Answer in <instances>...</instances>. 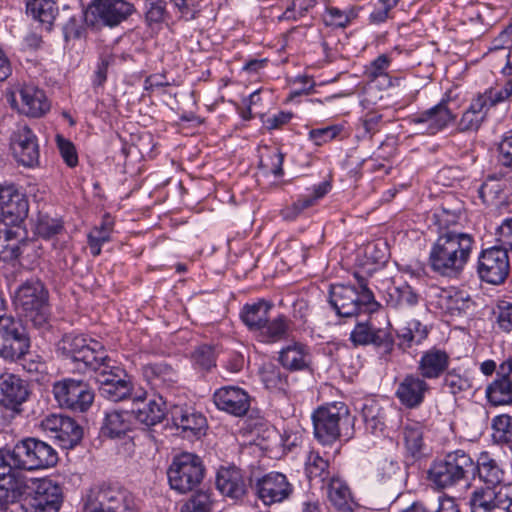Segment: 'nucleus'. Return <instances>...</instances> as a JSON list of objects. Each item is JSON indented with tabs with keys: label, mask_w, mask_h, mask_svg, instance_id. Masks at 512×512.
<instances>
[{
	"label": "nucleus",
	"mask_w": 512,
	"mask_h": 512,
	"mask_svg": "<svg viewBox=\"0 0 512 512\" xmlns=\"http://www.w3.org/2000/svg\"><path fill=\"white\" fill-rule=\"evenodd\" d=\"M14 304L34 326L42 328L48 323V292L40 281L23 283L15 293Z\"/></svg>",
	"instance_id": "6"
},
{
	"label": "nucleus",
	"mask_w": 512,
	"mask_h": 512,
	"mask_svg": "<svg viewBox=\"0 0 512 512\" xmlns=\"http://www.w3.org/2000/svg\"><path fill=\"white\" fill-rule=\"evenodd\" d=\"M429 390L430 386L426 380L421 376L409 374L398 384L395 395L403 406L414 409L423 403Z\"/></svg>",
	"instance_id": "24"
},
{
	"label": "nucleus",
	"mask_w": 512,
	"mask_h": 512,
	"mask_svg": "<svg viewBox=\"0 0 512 512\" xmlns=\"http://www.w3.org/2000/svg\"><path fill=\"white\" fill-rule=\"evenodd\" d=\"M27 13L49 28L57 13V7L52 0H31L27 3Z\"/></svg>",
	"instance_id": "47"
},
{
	"label": "nucleus",
	"mask_w": 512,
	"mask_h": 512,
	"mask_svg": "<svg viewBox=\"0 0 512 512\" xmlns=\"http://www.w3.org/2000/svg\"><path fill=\"white\" fill-rule=\"evenodd\" d=\"M305 473L310 481L319 480L324 483L329 479V462L319 452L310 451L305 462Z\"/></svg>",
	"instance_id": "46"
},
{
	"label": "nucleus",
	"mask_w": 512,
	"mask_h": 512,
	"mask_svg": "<svg viewBox=\"0 0 512 512\" xmlns=\"http://www.w3.org/2000/svg\"><path fill=\"white\" fill-rule=\"evenodd\" d=\"M450 357L445 350L439 348H431L420 357L417 370L419 376L424 380L438 379L448 369Z\"/></svg>",
	"instance_id": "27"
},
{
	"label": "nucleus",
	"mask_w": 512,
	"mask_h": 512,
	"mask_svg": "<svg viewBox=\"0 0 512 512\" xmlns=\"http://www.w3.org/2000/svg\"><path fill=\"white\" fill-rule=\"evenodd\" d=\"M471 512H512V483L491 487H476L470 494Z\"/></svg>",
	"instance_id": "11"
},
{
	"label": "nucleus",
	"mask_w": 512,
	"mask_h": 512,
	"mask_svg": "<svg viewBox=\"0 0 512 512\" xmlns=\"http://www.w3.org/2000/svg\"><path fill=\"white\" fill-rule=\"evenodd\" d=\"M283 160L284 154L279 149L270 148L268 146L263 147V151L260 156V165L268 172H271L275 176L282 175Z\"/></svg>",
	"instance_id": "52"
},
{
	"label": "nucleus",
	"mask_w": 512,
	"mask_h": 512,
	"mask_svg": "<svg viewBox=\"0 0 512 512\" xmlns=\"http://www.w3.org/2000/svg\"><path fill=\"white\" fill-rule=\"evenodd\" d=\"M360 290L355 286L337 284L330 290V303L339 316L353 317L359 313L372 311L376 304L373 292L363 278H358Z\"/></svg>",
	"instance_id": "5"
},
{
	"label": "nucleus",
	"mask_w": 512,
	"mask_h": 512,
	"mask_svg": "<svg viewBox=\"0 0 512 512\" xmlns=\"http://www.w3.org/2000/svg\"><path fill=\"white\" fill-rule=\"evenodd\" d=\"M342 128L339 126H328L325 128L312 129L309 132V139L312 140L316 145L320 146L323 143L333 140Z\"/></svg>",
	"instance_id": "61"
},
{
	"label": "nucleus",
	"mask_w": 512,
	"mask_h": 512,
	"mask_svg": "<svg viewBox=\"0 0 512 512\" xmlns=\"http://www.w3.org/2000/svg\"><path fill=\"white\" fill-rule=\"evenodd\" d=\"M290 320L285 315H278L273 320H267L259 330V336L266 343H275L288 338Z\"/></svg>",
	"instance_id": "40"
},
{
	"label": "nucleus",
	"mask_w": 512,
	"mask_h": 512,
	"mask_svg": "<svg viewBox=\"0 0 512 512\" xmlns=\"http://www.w3.org/2000/svg\"><path fill=\"white\" fill-rule=\"evenodd\" d=\"M138 421L146 426H154L160 423L165 416L164 402L161 397L157 399L142 400L137 408L131 410Z\"/></svg>",
	"instance_id": "37"
},
{
	"label": "nucleus",
	"mask_w": 512,
	"mask_h": 512,
	"mask_svg": "<svg viewBox=\"0 0 512 512\" xmlns=\"http://www.w3.org/2000/svg\"><path fill=\"white\" fill-rule=\"evenodd\" d=\"M29 211L25 194H0V220L3 224L17 226Z\"/></svg>",
	"instance_id": "26"
},
{
	"label": "nucleus",
	"mask_w": 512,
	"mask_h": 512,
	"mask_svg": "<svg viewBox=\"0 0 512 512\" xmlns=\"http://www.w3.org/2000/svg\"><path fill=\"white\" fill-rule=\"evenodd\" d=\"M492 430V436L496 442H512V417L507 414L494 417L492 420Z\"/></svg>",
	"instance_id": "54"
},
{
	"label": "nucleus",
	"mask_w": 512,
	"mask_h": 512,
	"mask_svg": "<svg viewBox=\"0 0 512 512\" xmlns=\"http://www.w3.org/2000/svg\"><path fill=\"white\" fill-rule=\"evenodd\" d=\"M292 492L293 486L287 477L279 472L268 473L256 483V493L265 505L283 502Z\"/></svg>",
	"instance_id": "21"
},
{
	"label": "nucleus",
	"mask_w": 512,
	"mask_h": 512,
	"mask_svg": "<svg viewBox=\"0 0 512 512\" xmlns=\"http://www.w3.org/2000/svg\"><path fill=\"white\" fill-rule=\"evenodd\" d=\"M213 399L218 409L237 417L245 415L250 408L248 393L236 386L219 388L215 391Z\"/></svg>",
	"instance_id": "23"
},
{
	"label": "nucleus",
	"mask_w": 512,
	"mask_h": 512,
	"mask_svg": "<svg viewBox=\"0 0 512 512\" xmlns=\"http://www.w3.org/2000/svg\"><path fill=\"white\" fill-rule=\"evenodd\" d=\"M486 398L493 406H501L512 403V383L503 377L497 378L486 388Z\"/></svg>",
	"instance_id": "42"
},
{
	"label": "nucleus",
	"mask_w": 512,
	"mask_h": 512,
	"mask_svg": "<svg viewBox=\"0 0 512 512\" xmlns=\"http://www.w3.org/2000/svg\"><path fill=\"white\" fill-rule=\"evenodd\" d=\"M135 416L128 410H109L105 412L100 432L103 436L114 439L122 438L132 431Z\"/></svg>",
	"instance_id": "25"
},
{
	"label": "nucleus",
	"mask_w": 512,
	"mask_h": 512,
	"mask_svg": "<svg viewBox=\"0 0 512 512\" xmlns=\"http://www.w3.org/2000/svg\"><path fill=\"white\" fill-rule=\"evenodd\" d=\"M216 487L222 495L232 499H240L247 490L243 474L235 466L221 467L218 470Z\"/></svg>",
	"instance_id": "28"
},
{
	"label": "nucleus",
	"mask_w": 512,
	"mask_h": 512,
	"mask_svg": "<svg viewBox=\"0 0 512 512\" xmlns=\"http://www.w3.org/2000/svg\"><path fill=\"white\" fill-rule=\"evenodd\" d=\"M498 160L503 166L512 168V132L505 135L499 143Z\"/></svg>",
	"instance_id": "64"
},
{
	"label": "nucleus",
	"mask_w": 512,
	"mask_h": 512,
	"mask_svg": "<svg viewBox=\"0 0 512 512\" xmlns=\"http://www.w3.org/2000/svg\"><path fill=\"white\" fill-rule=\"evenodd\" d=\"M496 322L502 331H512V304L503 302L498 305Z\"/></svg>",
	"instance_id": "63"
},
{
	"label": "nucleus",
	"mask_w": 512,
	"mask_h": 512,
	"mask_svg": "<svg viewBox=\"0 0 512 512\" xmlns=\"http://www.w3.org/2000/svg\"><path fill=\"white\" fill-rule=\"evenodd\" d=\"M30 347L29 337L20 320L7 316L0 319V357L15 361Z\"/></svg>",
	"instance_id": "10"
},
{
	"label": "nucleus",
	"mask_w": 512,
	"mask_h": 512,
	"mask_svg": "<svg viewBox=\"0 0 512 512\" xmlns=\"http://www.w3.org/2000/svg\"><path fill=\"white\" fill-rule=\"evenodd\" d=\"M114 232V219L109 213L104 214L101 224L94 227L88 234V244L93 256L101 253V247L104 243L111 240Z\"/></svg>",
	"instance_id": "39"
},
{
	"label": "nucleus",
	"mask_w": 512,
	"mask_h": 512,
	"mask_svg": "<svg viewBox=\"0 0 512 512\" xmlns=\"http://www.w3.org/2000/svg\"><path fill=\"white\" fill-rule=\"evenodd\" d=\"M327 497L339 512H352L356 505L348 485L338 477H331L327 484Z\"/></svg>",
	"instance_id": "32"
},
{
	"label": "nucleus",
	"mask_w": 512,
	"mask_h": 512,
	"mask_svg": "<svg viewBox=\"0 0 512 512\" xmlns=\"http://www.w3.org/2000/svg\"><path fill=\"white\" fill-rule=\"evenodd\" d=\"M315 438L322 444H332L337 439L353 435L354 417L343 402H333L316 409L312 414Z\"/></svg>",
	"instance_id": "2"
},
{
	"label": "nucleus",
	"mask_w": 512,
	"mask_h": 512,
	"mask_svg": "<svg viewBox=\"0 0 512 512\" xmlns=\"http://www.w3.org/2000/svg\"><path fill=\"white\" fill-rule=\"evenodd\" d=\"M272 307L270 302L260 299L255 303L244 305L240 318L250 331L258 332L267 322Z\"/></svg>",
	"instance_id": "34"
},
{
	"label": "nucleus",
	"mask_w": 512,
	"mask_h": 512,
	"mask_svg": "<svg viewBox=\"0 0 512 512\" xmlns=\"http://www.w3.org/2000/svg\"><path fill=\"white\" fill-rule=\"evenodd\" d=\"M443 384L453 395L468 391L472 387L470 379L457 373L455 370L446 373Z\"/></svg>",
	"instance_id": "57"
},
{
	"label": "nucleus",
	"mask_w": 512,
	"mask_h": 512,
	"mask_svg": "<svg viewBox=\"0 0 512 512\" xmlns=\"http://www.w3.org/2000/svg\"><path fill=\"white\" fill-rule=\"evenodd\" d=\"M211 505L210 495L206 492H198L181 507L180 512H210Z\"/></svg>",
	"instance_id": "58"
},
{
	"label": "nucleus",
	"mask_w": 512,
	"mask_h": 512,
	"mask_svg": "<svg viewBox=\"0 0 512 512\" xmlns=\"http://www.w3.org/2000/svg\"><path fill=\"white\" fill-rule=\"evenodd\" d=\"M449 100L442 99L432 108L410 118L414 131L418 134L435 135L455 120L449 107Z\"/></svg>",
	"instance_id": "16"
},
{
	"label": "nucleus",
	"mask_w": 512,
	"mask_h": 512,
	"mask_svg": "<svg viewBox=\"0 0 512 512\" xmlns=\"http://www.w3.org/2000/svg\"><path fill=\"white\" fill-rule=\"evenodd\" d=\"M324 194H308L300 197L292 205L282 210V216L287 220L296 218L304 209L315 205Z\"/></svg>",
	"instance_id": "56"
},
{
	"label": "nucleus",
	"mask_w": 512,
	"mask_h": 512,
	"mask_svg": "<svg viewBox=\"0 0 512 512\" xmlns=\"http://www.w3.org/2000/svg\"><path fill=\"white\" fill-rule=\"evenodd\" d=\"M143 373L154 386H170L177 381V374L173 368L163 362L150 363L144 366Z\"/></svg>",
	"instance_id": "43"
},
{
	"label": "nucleus",
	"mask_w": 512,
	"mask_h": 512,
	"mask_svg": "<svg viewBox=\"0 0 512 512\" xmlns=\"http://www.w3.org/2000/svg\"><path fill=\"white\" fill-rule=\"evenodd\" d=\"M205 468L199 456L182 453L175 456L167 470L171 489L185 494L197 488L204 478Z\"/></svg>",
	"instance_id": "7"
},
{
	"label": "nucleus",
	"mask_w": 512,
	"mask_h": 512,
	"mask_svg": "<svg viewBox=\"0 0 512 512\" xmlns=\"http://www.w3.org/2000/svg\"><path fill=\"white\" fill-rule=\"evenodd\" d=\"M473 243L468 233L446 231L440 234L430 250L431 269L441 276L458 277L470 258Z\"/></svg>",
	"instance_id": "1"
},
{
	"label": "nucleus",
	"mask_w": 512,
	"mask_h": 512,
	"mask_svg": "<svg viewBox=\"0 0 512 512\" xmlns=\"http://www.w3.org/2000/svg\"><path fill=\"white\" fill-rule=\"evenodd\" d=\"M475 475L474 460L463 450H456L434 460L427 479L436 489H449Z\"/></svg>",
	"instance_id": "3"
},
{
	"label": "nucleus",
	"mask_w": 512,
	"mask_h": 512,
	"mask_svg": "<svg viewBox=\"0 0 512 512\" xmlns=\"http://www.w3.org/2000/svg\"><path fill=\"white\" fill-rule=\"evenodd\" d=\"M261 381L271 391L285 392L288 387L287 375L275 364L264 363L259 369Z\"/></svg>",
	"instance_id": "41"
},
{
	"label": "nucleus",
	"mask_w": 512,
	"mask_h": 512,
	"mask_svg": "<svg viewBox=\"0 0 512 512\" xmlns=\"http://www.w3.org/2000/svg\"><path fill=\"white\" fill-rule=\"evenodd\" d=\"M279 361L290 371L304 370L309 367L310 354L306 345L294 342L279 352Z\"/></svg>",
	"instance_id": "33"
},
{
	"label": "nucleus",
	"mask_w": 512,
	"mask_h": 512,
	"mask_svg": "<svg viewBox=\"0 0 512 512\" xmlns=\"http://www.w3.org/2000/svg\"><path fill=\"white\" fill-rule=\"evenodd\" d=\"M128 509L126 492L112 486L91 489L85 504V512H126Z\"/></svg>",
	"instance_id": "17"
},
{
	"label": "nucleus",
	"mask_w": 512,
	"mask_h": 512,
	"mask_svg": "<svg viewBox=\"0 0 512 512\" xmlns=\"http://www.w3.org/2000/svg\"><path fill=\"white\" fill-rule=\"evenodd\" d=\"M509 271L510 261L505 248L491 247L479 255L477 273L482 281L492 285L502 284Z\"/></svg>",
	"instance_id": "12"
},
{
	"label": "nucleus",
	"mask_w": 512,
	"mask_h": 512,
	"mask_svg": "<svg viewBox=\"0 0 512 512\" xmlns=\"http://www.w3.org/2000/svg\"><path fill=\"white\" fill-rule=\"evenodd\" d=\"M362 414L366 427L372 432L384 429L385 411L377 401H367L362 408Z\"/></svg>",
	"instance_id": "48"
},
{
	"label": "nucleus",
	"mask_w": 512,
	"mask_h": 512,
	"mask_svg": "<svg viewBox=\"0 0 512 512\" xmlns=\"http://www.w3.org/2000/svg\"><path fill=\"white\" fill-rule=\"evenodd\" d=\"M358 12L359 9L353 6L344 10L336 7H327L323 20L327 26L346 27L358 17Z\"/></svg>",
	"instance_id": "49"
},
{
	"label": "nucleus",
	"mask_w": 512,
	"mask_h": 512,
	"mask_svg": "<svg viewBox=\"0 0 512 512\" xmlns=\"http://www.w3.org/2000/svg\"><path fill=\"white\" fill-rule=\"evenodd\" d=\"M375 481L387 488L399 487L403 481V471L398 461L393 459L380 460L374 472Z\"/></svg>",
	"instance_id": "36"
},
{
	"label": "nucleus",
	"mask_w": 512,
	"mask_h": 512,
	"mask_svg": "<svg viewBox=\"0 0 512 512\" xmlns=\"http://www.w3.org/2000/svg\"><path fill=\"white\" fill-rule=\"evenodd\" d=\"M390 58L382 54L378 56L366 69V74L371 80H375L381 76H387V70L390 66Z\"/></svg>",
	"instance_id": "62"
},
{
	"label": "nucleus",
	"mask_w": 512,
	"mask_h": 512,
	"mask_svg": "<svg viewBox=\"0 0 512 512\" xmlns=\"http://www.w3.org/2000/svg\"><path fill=\"white\" fill-rule=\"evenodd\" d=\"M397 335L401 340L400 345L410 348L413 344L418 345L422 343L428 335V330L420 321L412 319L407 322L406 326L398 329Z\"/></svg>",
	"instance_id": "45"
},
{
	"label": "nucleus",
	"mask_w": 512,
	"mask_h": 512,
	"mask_svg": "<svg viewBox=\"0 0 512 512\" xmlns=\"http://www.w3.org/2000/svg\"><path fill=\"white\" fill-rule=\"evenodd\" d=\"M31 394L27 380L21 376L4 371L0 374V404L15 413L22 411V405Z\"/></svg>",
	"instance_id": "18"
},
{
	"label": "nucleus",
	"mask_w": 512,
	"mask_h": 512,
	"mask_svg": "<svg viewBox=\"0 0 512 512\" xmlns=\"http://www.w3.org/2000/svg\"><path fill=\"white\" fill-rule=\"evenodd\" d=\"M419 296L409 285L390 286L387 289L386 303L392 308L411 307L418 303Z\"/></svg>",
	"instance_id": "44"
},
{
	"label": "nucleus",
	"mask_w": 512,
	"mask_h": 512,
	"mask_svg": "<svg viewBox=\"0 0 512 512\" xmlns=\"http://www.w3.org/2000/svg\"><path fill=\"white\" fill-rule=\"evenodd\" d=\"M39 427L41 430L58 441L64 449L75 447L83 436V430L76 421L61 414H49L45 416Z\"/></svg>",
	"instance_id": "13"
},
{
	"label": "nucleus",
	"mask_w": 512,
	"mask_h": 512,
	"mask_svg": "<svg viewBox=\"0 0 512 512\" xmlns=\"http://www.w3.org/2000/svg\"><path fill=\"white\" fill-rule=\"evenodd\" d=\"M56 144L64 162L69 167H75L78 163V155L74 144L62 135H56Z\"/></svg>",
	"instance_id": "60"
},
{
	"label": "nucleus",
	"mask_w": 512,
	"mask_h": 512,
	"mask_svg": "<svg viewBox=\"0 0 512 512\" xmlns=\"http://www.w3.org/2000/svg\"><path fill=\"white\" fill-rule=\"evenodd\" d=\"M488 110L481 98H474L469 107L462 114L457 130L459 132H476L485 121Z\"/></svg>",
	"instance_id": "35"
},
{
	"label": "nucleus",
	"mask_w": 512,
	"mask_h": 512,
	"mask_svg": "<svg viewBox=\"0 0 512 512\" xmlns=\"http://www.w3.org/2000/svg\"><path fill=\"white\" fill-rule=\"evenodd\" d=\"M428 304L440 312L459 316L470 307V296L455 287L430 286L426 292Z\"/></svg>",
	"instance_id": "14"
},
{
	"label": "nucleus",
	"mask_w": 512,
	"mask_h": 512,
	"mask_svg": "<svg viewBox=\"0 0 512 512\" xmlns=\"http://www.w3.org/2000/svg\"><path fill=\"white\" fill-rule=\"evenodd\" d=\"M170 413L172 422L177 428L183 432H190L194 436L202 434L207 426L204 415L190 407L174 405Z\"/></svg>",
	"instance_id": "29"
},
{
	"label": "nucleus",
	"mask_w": 512,
	"mask_h": 512,
	"mask_svg": "<svg viewBox=\"0 0 512 512\" xmlns=\"http://www.w3.org/2000/svg\"><path fill=\"white\" fill-rule=\"evenodd\" d=\"M10 146L15 158L22 165L33 167L39 162L37 136L27 125H17L10 137Z\"/></svg>",
	"instance_id": "20"
},
{
	"label": "nucleus",
	"mask_w": 512,
	"mask_h": 512,
	"mask_svg": "<svg viewBox=\"0 0 512 512\" xmlns=\"http://www.w3.org/2000/svg\"><path fill=\"white\" fill-rule=\"evenodd\" d=\"M8 226L0 224V256L17 257L19 255L18 231Z\"/></svg>",
	"instance_id": "51"
},
{
	"label": "nucleus",
	"mask_w": 512,
	"mask_h": 512,
	"mask_svg": "<svg viewBox=\"0 0 512 512\" xmlns=\"http://www.w3.org/2000/svg\"><path fill=\"white\" fill-rule=\"evenodd\" d=\"M350 341L354 346L374 345L390 351L393 346V337L387 329L378 328L374 325L372 318L356 323L350 333Z\"/></svg>",
	"instance_id": "22"
},
{
	"label": "nucleus",
	"mask_w": 512,
	"mask_h": 512,
	"mask_svg": "<svg viewBox=\"0 0 512 512\" xmlns=\"http://www.w3.org/2000/svg\"><path fill=\"white\" fill-rule=\"evenodd\" d=\"M100 343L81 335L67 334L58 344V350L70 359L76 370L87 372V364L94 361V353L100 348Z\"/></svg>",
	"instance_id": "15"
},
{
	"label": "nucleus",
	"mask_w": 512,
	"mask_h": 512,
	"mask_svg": "<svg viewBox=\"0 0 512 512\" xmlns=\"http://www.w3.org/2000/svg\"><path fill=\"white\" fill-rule=\"evenodd\" d=\"M30 506L34 512H58L62 501L61 487L50 479H32Z\"/></svg>",
	"instance_id": "19"
},
{
	"label": "nucleus",
	"mask_w": 512,
	"mask_h": 512,
	"mask_svg": "<svg viewBox=\"0 0 512 512\" xmlns=\"http://www.w3.org/2000/svg\"><path fill=\"white\" fill-rule=\"evenodd\" d=\"M64 229L60 219L48 215H39L35 223V232L44 239H51L60 234Z\"/></svg>",
	"instance_id": "53"
},
{
	"label": "nucleus",
	"mask_w": 512,
	"mask_h": 512,
	"mask_svg": "<svg viewBox=\"0 0 512 512\" xmlns=\"http://www.w3.org/2000/svg\"><path fill=\"white\" fill-rule=\"evenodd\" d=\"M383 125V116L377 111H368L360 119L357 125V137L371 139L378 133Z\"/></svg>",
	"instance_id": "50"
},
{
	"label": "nucleus",
	"mask_w": 512,
	"mask_h": 512,
	"mask_svg": "<svg viewBox=\"0 0 512 512\" xmlns=\"http://www.w3.org/2000/svg\"><path fill=\"white\" fill-rule=\"evenodd\" d=\"M134 12V5L126 0H92L83 11L82 19L89 27H115Z\"/></svg>",
	"instance_id": "8"
},
{
	"label": "nucleus",
	"mask_w": 512,
	"mask_h": 512,
	"mask_svg": "<svg viewBox=\"0 0 512 512\" xmlns=\"http://www.w3.org/2000/svg\"><path fill=\"white\" fill-rule=\"evenodd\" d=\"M21 112L30 117H41L50 109V103L43 90L25 85L19 90Z\"/></svg>",
	"instance_id": "30"
},
{
	"label": "nucleus",
	"mask_w": 512,
	"mask_h": 512,
	"mask_svg": "<svg viewBox=\"0 0 512 512\" xmlns=\"http://www.w3.org/2000/svg\"><path fill=\"white\" fill-rule=\"evenodd\" d=\"M403 438L406 450L413 458L425 454L424 427L421 423H407L403 429Z\"/></svg>",
	"instance_id": "38"
},
{
	"label": "nucleus",
	"mask_w": 512,
	"mask_h": 512,
	"mask_svg": "<svg viewBox=\"0 0 512 512\" xmlns=\"http://www.w3.org/2000/svg\"><path fill=\"white\" fill-rule=\"evenodd\" d=\"M475 473L486 486L498 489L505 479V471L500 464L487 453H482L474 462Z\"/></svg>",
	"instance_id": "31"
},
{
	"label": "nucleus",
	"mask_w": 512,
	"mask_h": 512,
	"mask_svg": "<svg viewBox=\"0 0 512 512\" xmlns=\"http://www.w3.org/2000/svg\"><path fill=\"white\" fill-rule=\"evenodd\" d=\"M94 355L96 359L87 364V372L93 371L95 376H99L100 373H109V370L116 367L115 362L106 355L102 345H100V348L97 349Z\"/></svg>",
	"instance_id": "59"
},
{
	"label": "nucleus",
	"mask_w": 512,
	"mask_h": 512,
	"mask_svg": "<svg viewBox=\"0 0 512 512\" xmlns=\"http://www.w3.org/2000/svg\"><path fill=\"white\" fill-rule=\"evenodd\" d=\"M53 395L60 407L75 412L87 411L94 401V392L81 380L66 378L53 384Z\"/></svg>",
	"instance_id": "9"
},
{
	"label": "nucleus",
	"mask_w": 512,
	"mask_h": 512,
	"mask_svg": "<svg viewBox=\"0 0 512 512\" xmlns=\"http://www.w3.org/2000/svg\"><path fill=\"white\" fill-rule=\"evenodd\" d=\"M115 381L116 383L113 382L106 386H99L100 394L112 402L124 400L131 391L130 383L125 379H117Z\"/></svg>",
	"instance_id": "55"
},
{
	"label": "nucleus",
	"mask_w": 512,
	"mask_h": 512,
	"mask_svg": "<svg viewBox=\"0 0 512 512\" xmlns=\"http://www.w3.org/2000/svg\"><path fill=\"white\" fill-rule=\"evenodd\" d=\"M8 455L19 470L47 469L58 462V453L51 445L32 437L18 441L8 450Z\"/></svg>",
	"instance_id": "4"
}]
</instances>
